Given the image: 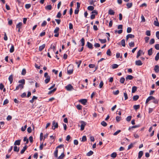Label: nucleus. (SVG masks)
Returning <instances> with one entry per match:
<instances>
[{
	"label": "nucleus",
	"mask_w": 159,
	"mask_h": 159,
	"mask_svg": "<svg viewBox=\"0 0 159 159\" xmlns=\"http://www.w3.org/2000/svg\"><path fill=\"white\" fill-rule=\"evenodd\" d=\"M59 28L58 27H56L54 31V33L55 34L54 35V36L55 37H58L59 35Z\"/></svg>",
	"instance_id": "f257e3e1"
},
{
	"label": "nucleus",
	"mask_w": 159,
	"mask_h": 159,
	"mask_svg": "<svg viewBox=\"0 0 159 159\" xmlns=\"http://www.w3.org/2000/svg\"><path fill=\"white\" fill-rule=\"evenodd\" d=\"M52 129L54 130L55 129L57 128L58 127V124L57 122H56L55 120H53L52 122Z\"/></svg>",
	"instance_id": "f03ea898"
},
{
	"label": "nucleus",
	"mask_w": 159,
	"mask_h": 159,
	"mask_svg": "<svg viewBox=\"0 0 159 159\" xmlns=\"http://www.w3.org/2000/svg\"><path fill=\"white\" fill-rule=\"evenodd\" d=\"M80 122L81 123L80 125V130L81 131H82L84 129V127L86 125V123L85 122L83 121H81Z\"/></svg>",
	"instance_id": "7ed1b4c3"
},
{
	"label": "nucleus",
	"mask_w": 159,
	"mask_h": 159,
	"mask_svg": "<svg viewBox=\"0 0 159 159\" xmlns=\"http://www.w3.org/2000/svg\"><path fill=\"white\" fill-rule=\"evenodd\" d=\"M65 88L68 91H71L74 89L73 87L70 84H69L66 86Z\"/></svg>",
	"instance_id": "20e7f679"
},
{
	"label": "nucleus",
	"mask_w": 159,
	"mask_h": 159,
	"mask_svg": "<svg viewBox=\"0 0 159 159\" xmlns=\"http://www.w3.org/2000/svg\"><path fill=\"white\" fill-rule=\"evenodd\" d=\"M79 102L82 104L85 105H86V103L87 102V100L85 99H81L80 100Z\"/></svg>",
	"instance_id": "39448f33"
},
{
	"label": "nucleus",
	"mask_w": 159,
	"mask_h": 159,
	"mask_svg": "<svg viewBox=\"0 0 159 159\" xmlns=\"http://www.w3.org/2000/svg\"><path fill=\"white\" fill-rule=\"evenodd\" d=\"M153 99H154V97L152 96L149 97L146 100V103H147L149 101L151 100H153Z\"/></svg>",
	"instance_id": "423d86ee"
},
{
	"label": "nucleus",
	"mask_w": 159,
	"mask_h": 159,
	"mask_svg": "<svg viewBox=\"0 0 159 159\" xmlns=\"http://www.w3.org/2000/svg\"><path fill=\"white\" fill-rule=\"evenodd\" d=\"M86 46L90 49H93V48L92 44L89 42H87Z\"/></svg>",
	"instance_id": "0eeeda50"
},
{
	"label": "nucleus",
	"mask_w": 159,
	"mask_h": 159,
	"mask_svg": "<svg viewBox=\"0 0 159 159\" xmlns=\"http://www.w3.org/2000/svg\"><path fill=\"white\" fill-rule=\"evenodd\" d=\"M135 63L136 65L138 66H141L143 64L142 61L140 60L136 61Z\"/></svg>",
	"instance_id": "6e6552de"
},
{
	"label": "nucleus",
	"mask_w": 159,
	"mask_h": 159,
	"mask_svg": "<svg viewBox=\"0 0 159 159\" xmlns=\"http://www.w3.org/2000/svg\"><path fill=\"white\" fill-rule=\"evenodd\" d=\"M70 67V66H69L67 68V74L69 75H70L73 73V70L72 69H69V68Z\"/></svg>",
	"instance_id": "1a4fd4ad"
},
{
	"label": "nucleus",
	"mask_w": 159,
	"mask_h": 159,
	"mask_svg": "<svg viewBox=\"0 0 159 159\" xmlns=\"http://www.w3.org/2000/svg\"><path fill=\"white\" fill-rule=\"evenodd\" d=\"M154 70L156 73H158L159 71V67L158 65H156L154 68Z\"/></svg>",
	"instance_id": "9d476101"
},
{
	"label": "nucleus",
	"mask_w": 159,
	"mask_h": 159,
	"mask_svg": "<svg viewBox=\"0 0 159 159\" xmlns=\"http://www.w3.org/2000/svg\"><path fill=\"white\" fill-rule=\"evenodd\" d=\"M28 147L26 145H25L23 148L22 150L20 151V154H23L26 150L27 149Z\"/></svg>",
	"instance_id": "9b49d317"
},
{
	"label": "nucleus",
	"mask_w": 159,
	"mask_h": 159,
	"mask_svg": "<svg viewBox=\"0 0 159 159\" xmlns=\"http://www.w3.org/2000/svg\"><path fill=\"white\" fill-rule=\"evenodd\" d=\"M108 13L109 15H114L115 14V12L113 10L111 9H110L108 11Z\"/></svg>",
	"instance_id": "f8f14e48"
},
{
	"label": "nucleus",
	"mask_w": 159,
	"mask_h": 159,
	"mask_svg": "<svg viewBox=\"0 0 159 159\" xmlns=\"http://www.w3.org/2000/svg\"><path fill=\"white\" fill-rule=\"evenodd\" d=\"M154 24L157 26H159V23L158 21L157 18H156V20L154 21Z\"/></svg>",
	"instance_id": "ddd939ff"
},
{
	"label": "nucleus",
	"mask_w": 159,
	"mask_h": 159,
	"mask_svg": "<svg viewBox=\"0 0 159 159\" xmlns=\"http://www.w3.org/2000/svg\"><path fill=\"white\" fill-rule=\"evenodd\" d=\"M45 44H43L42 45L40 46L39 48V50L40 51H42L45 48Z\"/></svg>",
	"instance_id": "4468645a"
},
{
	"label": "nucleus",
	"mask_w": 159,
	"mask_h": 159,
	"mask_svg": "<svg viewBox=\"0 0 159 159\" xmlns=\"http://www.w3.org/2000/svg\"><path fill=\"white\" fill-rule=\"evenodd\" d=\"M20 148L19 147H18L16 145H15L14 147V151L16 152H18L19 151Z\"/></svg>",
	"instance_id": "2eb2a0df"
},
{
	"label": "nucleus",
	"mask_w": 159,
	"mask_h": 159,
	"mask_svg": "<svg viewBox=\"0 0 159 159\" xmlns=\"http://www.w3.org/2000/svg\"><path fill=\"white\" fill-rule=\"evenodd\" d=\"M133 78H134V77L132 75H128L126 77V80H131Z\"/></svg>",
	"instance_id": "dca6fc26"
},
{
	"label": "nucleus",
	"mask_w": 159,
	"mask_h": 159,
	"mask_svg": "<svg viewBox=\"0 0 159 159\" xmlns=\"http://www.w3.org/2000/svg\"><path fill=\"white\" fill-rule=\"evenodd\" d=\"M143 152L142 151H140L139 152L138 158L139 159H140L143 156Z\"/></svg>",
	"instance_id": "f3484780"
},
{
	"label": "nucleus",
	"mask_w": 159,
	"mask_h": 159,
	"mask_svg": "<svg viewBox=\"0 0 159 159\" xmlns=\"http://www.w3.org/2000/svg\"><path fill=\"white\" fill-rule=\"evenodd\" d=\"M20 140H16L14 143V145H19L20 144Z\"/></svg>",
	"instance_id": "a211bd4d"
},
{
	"label": "nucleus",
	"mask_w": 159,
	"mask_h": 159,
	"mask_svg": "<svg viewBox=\"0 0 159 159\" xmlns=\"http://www.w3.org/2000/svg\"><path fill=\"white\" fill-rule=\"evenodd\" d=\"M22 22H19L16 25V28L17 29H20L21 26H22Z\"/></svg>",
	"instance_id": "6ab92c4d"
},
{
	"label": "nucleus",
	"mask_w": 159,
	"mask_h": 159,
	"mask_svg": "<svg viewBox=\"0 0 159 159\" xmlns=\"http://www.w3.org/2000/svg\"><path fill=\"white\" fill-rule=\"evenodd\" d=\"M152 54V48H151L148 51V54L149 56H151Z\"/></svg>",
	"instance_id": "aec40b11"
},
{
	"label": "nucleus",
	"mask_w": 159,
	"mask_h": 159,
	"mask_svg": "<svg viewBox=\"0 0 159 159\" xmlns=\"http://www.w3.org/2000/svg\"><path fill=\"white\" fill-rule=\"evenodd\" d=\"M143 52V51L141 50H139L137 52L136 57L138 58L141 55V53Z\"/></svg>",
	"instance_id": "412c9836"
},
{
	"label": "nucleus",
	"mask_w": 159,
	"mask_h": 159,
	"mask_svg": "<svg viewBox=\"0 0 159 159\" xmlns=\"http://www.w3.org/2000/svg\"><path fill=\"white\" fill-rule=\"evenodd\" d=\"M65 155L64 154V152L61 154V155L58 157V159H62L65 157Z\"/></svg>",
	"instance_id": "4be33fe9"
},
{
	"label": "nucleus",
	"mask_w": 159,
	"mask_h": 159,
	"mask_svg": "<svg viewBox=\"0 0 159 159\" xmlns=\"http://www.w3.org/2000/svg\"><path fill=\"white\" fill-rule=\"evenodd\" d=\"M8 80L10 82V84H11L13 81V75H11L9 76Z\"/></svg>",
	"instance_id": "5701e85b"
},
{
	"label": "nucleus",
	"mask_w": 159,
	"mask_h": 159,
	"mask_svg": "<svg viewBox=\"0 0 159 159\" xmlns=\"http://www.w3.org/2000/svg\"><path fill=\"white\" fill-rule=\"evenodd\" d=\"M123 94H124V96L125 97V100H126L128 98V96L127 94V93L126 91H125V92H124Z\"/></svg>",
	"instance_id": "b1692460"
},
{
	"label": "nucleus",
	"mask_w": 159,
	"mask_h": 159,
	"mask_svg": "<svg viewBox=\"0 0 159 159\" xmlns=\"http://www.w3.org/2000/svg\"><path fill=\"white\" fill-rule=\"evenodd\" d=\"M132 3L131 2L130 3H128L126 4V6H127L128 8H131L132 6Z\"/></svg>",
	"instance_id": "393cba45"
},
{
	"label": "nucleus",
	"mask_w": 159,
	"mask_h": 159,
	"mask_svg": "<svg viewBox=\"0 0 159 159\" xmlns=\"http://www.w3.org/2000/svg\"><path fill=\"white\" fill-rule=\"evenodd\" d=\"M111 66H112V69H115L117 68L118 67V65L116 64H114L112 65Z\"/></svg>",
	"instance_id": "a878e982"
},
{
	"label": "nucleus",
	"mask_w": 159,
	"mask_h": 159,
	"mask_svg": "<svg viewBox=\"0 0 159 159\" xmlns=\"http://www.w3.org/2000/svg\"><path fill=\"white\" fill-rule=\"evenodd\" d=\"M137 87L136 86H133L132 88V93H134L137 90Z\"/></svg>",
	"instance_id": "bb28decb"
},
{
	"label": "nucleus",
	"mask_w": 159,
	"mask_h": 159,
	"mask_svg": "<svg viewBox=\"0 0 159 159\" xmlns=\"http://www.w3.org/2000/svg\"><path fill=\"white\" fill-rule=\"evenodd\" d=\"M50 77L48 76L45 80V82L46 84L48 83L50 81Z\"/></svg>",
	"instance_id": "cd10ccee"
},
{
	"label": "nucleus",
	"mask_w": 159,
	"mask_h": 159,
	"mask_svg": "<svg viewBox=\"0 0 159 159\" xmlns=\"http://www.w3.org/2000/svg\"><path fill=\"white\" fill-rule=\"evenodd\" d=\"M81 43H82L81 46H82V47H83V46H84L85 44V40L84 39V38H82L80 40Z\"/></svg>",
	"instance_id": "c85d7f7f"
},
{
	"label": "nucleus",
	"mask_w": 159,
	"mask_h": 159,
	"mask_svg": "<svg viewBox=\"0 0 159 159\" xmlns=\"http://www.w3.org/2000/svg\"><path fill=\"white\" fill-rule=\"evenodd\" d=\"M52 7L51 5H49L45 7V9L48 10H51L52 9Z\"/></svg>",
	"instance_id": "c756f323"
},
{
	"label": "nucleus",
	"mask_w": 159,
	"mask_h": 159,
	"mask_svg": "<svg viewBox=\"0 0 159 159\" xmlns=\"http://www.w3.org/2000/svg\"><path fill=\"white\" fill-rule=\"evenodd\" d=\"M139 96L138 95H135L133 97V100L134 101L137 100L139 98Z\"/></svg>",
	"instance_id": "7c9ffc66"
},
{
	"label": "nucleus",
	"mask_w": 159,
	"mask_h": 159,
	"mask_svg": "<svg viewBox=\"0 0 159 159\" xmlns=\"http://www.w3.org/2000/svg\"><path fill=\"white\" fill-rule=\"evenodd\" d=\"M87 9L89 11H92L93 10L94 7L93 6H90L88 7Z\"/></svg>",
	"instance_id": "2f4dec72"
},
{
	"label": "nucleus",
	"mask_w": 159,
	"mask_h": 159,
	"mask_svg": "<svg viewBox=\"0 0 159 159\" xmlns=\"http://www.w3.org/2000/svg\"><path fill=\"white\" fill-rule=\"evenodd\" d=\"M93 152L92 151H90L87 153L86 155L88 156H89L93 155Z\"/></svg>",
	"instance_id": "473e14b6"
},
{
	"label": "nucleus",
	"mask_w": 159,
	"mask_h": 159,
	"mask_svg": "<svg viewBox=\"0 0 159 159\" xmlns=\"http://www.w3.org/2000/svg\"><path fill=\"white\" fill-rule=\"evenodd\" d=\"M121 44L123 47L125 46V40L124 39H122L121 41Z\"/></svg>",
	"instance_id": "72a5a7b5"
},
{
	"label": "nucleus",
	"mask_w": 159,
	"mask_h": 159,
	"mask_svg": "<svg viewBox=\"0 0 159 159\" xmlns=\"http://www.w3.org/2000/svg\"><path fill=\"white\" fill-rule=\"evenodd\" d=\"M14 50V45H12L10 49V52L11 53L13 52Z\"/></svg>",
	"instance_id": "f704fd0d"
},
{
	"label": "nucleus",
	"mask_w": 159,
	"mask_h": 159,
	"mask_svg": "<svg viewBox=\"0 0 159 159\" xmlns=\"http://www.w3.org/2000/svg\"><path fill=\"white\" fill-rule=\"evenodd\" d=\"M64 145L63 144H60V145H59L56 148V149H57V148H63V151H64V148L63 147Z\"/></svg>",
	"instance_id": "c9c22d12"
},
{
	"label": "nucleus",
	"mask_w": 159,
	"mask_h": 159,
	"mask_svg": "<svg viewBox=\"0 0 159 159\" xmlns=\"http://www.w3.org/2000/svg\"><path fill=\"white\" fill-rule=\"evenodd\" d=\"M117 154L116 152L112 153L111 155V157L112 158H115L116 157Z\"/></svg>",
	"instance_id": "e433bc0d"
},
{
	"label": "nucleus",
	"mask_w": 159,
	"mask_h": 159,
	"mask_svg": "<svg viewBox=\"0 0 159 159\" xmlns=\"http://www.w3.org/2000/svg\"><path fill=\"white\" fill-rule=\"evenodd\" d=\"M99 40L102 43H105L106 42V39H99Z\"/></svg>",
	"instance_id": "4c0bfd02"
},
{
	"label": "nucleus",
	"mask_w": 159,
	"mask_h": 159,
	"mask_svg": "<svg viewBox=\"0 0 159 159\" xmlns=\"http://www.w3.org/2000/svg\"><path fill=\"white\" fill-rule=\"evenodd\" d=\"M56 89H57V88H54L53 90L49 91L48 92V94H51L52 93H53L55 91H56Z\"/></svg>",
	"instance_id": "58836bf2"
},
{
	"label": "nucleus",
	"mask_w": 159,
	"mask_h": 159,
	"mask_svg": "<svg viewBox=\"0 0 159 159\" xmlns=\"http://www.w3.org/2000/svg\"><path fill=\"white\" fill-rule=\"evenodd\" d=\"M58 151V150L57 149H56L54 152V156L55 157H57V158L58 157V155H57Z\"/></svg>",
	"instance_id": "ea45409f"
},
{
	"label": "nucleus",
	"mask_w": 159,
	"mask_h": 159,
	"mask_svg": "<svg viewBox=\"0 0 159 159\" xmlns=\"http://www.w3.org/2000/svg\"><path fill=\"white\" fill-rule=\"evenodd\" d=\"M101 124L103 126H104V127L107 126V123L104 121H102L101 122Z\"/></svg>",
	"instance_id": "a19ab883"
},
{
	"label": "nucleus",
	"mask_w": 159,
	"mask_h": 159,
	"mask_svg": "<svg viewBox=\"0 0 159 159\" xmlns=\"http://www.w3.org/2000/svg\"><path fill=\"white\" fill-rule=\"evenodd\" d=\"M134 108L135 110H137L139 109L140 107V106L139 105H134Z\"/></svg>",
	"instance_id": "79ce46f5"
},
{
	"label": "nucleus",
	"mask_w": 159,
	"mask_h": 159,
	"mask_svg": "<svg viewBox=\"0 0 159 159\" xmlns=\"http://www.w3.org/2000/svg\"><path fill=\"white\" fill-rule=\"evenodd\" d=\"M23 141H24L26 142L25 143V144H28L29 143L28 139H27V138L26 137H25L24 138Z\"/></svg>",
	"instance_id": "37998d69"
},
{
	"label": "nucleus",
	"mask_w": 159,
	"mask_h": 159,
	"mask_svg": "<svg viewBox=\"0 0 159 159\" xmlns=\"http://www.w3.org/2000/svg\"><path fill=\"white\" fill-rule=\"evenodd\" d=\"M159 59V52H158L157 54V55L155 57V60L156 61H158Z\"/></svg>",
	"instance_id": "c03bdc74"
},
{
	"label": "nucleus",
	"mask_w": 159,
	"mask_h": 159,
	"mask_svg": "<svg viewBox=\"0 0 159 159\" xmlns=\"http://www.w3.org/2000/svg\"><path fill=\"white\" fill-rule=\"evenodd\" d=\"M26 73V71L25 69H23L22 70L21 75H25Z\"/></svg>",
	"instance_id": "a18cd8bd"
},
{
	"label": "nucleus",
	"mask_w": 159,
	"mask_h": 159,
	"mask_svg": "<svg viewBox=\"0 0 159 159\" xmlns=\"http://www.w3.org/2000/svg\"><path fill=\"white\" fill-rule=\"evenodd\" d=\"M123 31V30H120L117 31V30H116L115 31V33H116L117 32L119 34H121L122 33Z\"/></svg>",
	"instance_id": "49530a36"
},
{
	"label": "nucleus",
	"mask_w": 159,
	"mask_h": 159,
	"mask_svg": "<svg viewBox=\"0 0 159 159\" xmlns=\"http://www.w3.org/2000/svg\"><path fill=\"white\" fill-rule=\"evenodd\" d=\"M87 140L86 137L85 136H83L82 138L81 141L82 142H85Z\"/></svg>",
	"instance_id": "de8ad7c7"
},
{
	"label": "nucleus",
	"mask_w": 159,
	"mask_h": 159,
	"mask_svg": "<svg viewBox=\"0 0 159 159\" xmlns=\"http://www.w3.org/2000/svg\"><path fill=\"white\" fill-rule=\"evenodd\" d=\"M125 80V79L124 77H121L120 80V82L121 83L123 84L124 83Z\"/></svg>",
	"instance_id": "09e8293b"
},
{
	"label": "nucleus",
	"mask_w": 159,
	"mask_h": 159,
	"mask_svg": "<svg viewBox=\"0 0 159 159\" xmlns=\"http://www.w3.org/2000/svg\"><path fill=\"white\" fill-rule=\"evenodd\" d=\"M106 53L107 54L108 56H110L111 55V52L110 49L107 50Z\"/></svg>",
	"instance_id": "8fccbe9b"
},
{
	"label": "nucleus",
	"mask_w": 159,
	"mask_h": 159,
	"mask_svg": "<svg viewBox=\"0 0 159 159\" xmlns=\"http://www.w3.org/2000/svg\"><path fill=\"white\" fill-rule=\"evenodd\" d=\"M18 82L22 83L21 84L24 85L25 84V80L24 79L20 80Z\"/></svg>",
	"instance_id": "3c124183"
},
{
	"label": "nucleus",
	"mask_w": 159,
	"mask_h": 159,
	"mask_svg": "<svg viewBox=\"0 0 159 159\" xmlns=\"http://www.w3.org/2000/svg\"><path fill=\"white\" fill-rule=\"evenodd\" d=\"M129 46L130 47H133L134 45V42H131L130 43H129Z\"/></svg>",
	"instance_id": "603ef678"
},
{
	"label": "nucleus",
	"mask_w": 159,
	"mask_h": 159,
	"mask_svg": "<svg viewBox=\"0 0 159 159\" xmlns=\"http://www.w3.org/2000/svg\"><path fill=\"white\" fill-rule=\"evenodd\" d=\"M76 108L78 109L79 110H81L82 108V106L80 104H79L77 105Z\"/></svg>",
	"instance_id": "864d4df0"
},
{
	"label": "nucleus",
	"mask_w": 159,
	"mask_h": 159,
	"mask_svg": "<svg viewBox=\"0 0 159 159\" xmlns=\"http://www.w3.org/2000/svg\"><path fill=\"white\" fill-rule=\"evenodd\" d=\"M155 42V40L154 39H152L149 42V44H153Z\"/></svg>",
	"instance_id": "5fc2aeb1"
},
{
	"label": "nucleus",
	"mask_w": 159,
	"mask_h": 159,
	"mask_svg": "<svg viewBox=\"0 0 159 159\" xmlns=\"http://www.w3.org/2000/svg\"><path fill=\"white\" fill-rule=\"evenodd\" d=\"M132 31V29L131 27H128L127 30V33H130Z\"/></svg>",
	"instance_id": "6e6d98bb"
},
{
	"label": "nucleus",
	"mask_w": 159,
	"mask_h": 159,
	"mask_svg": "<svg viewBox=\"0 0 159 159\" xmlns=\"http://www.w3.org/2000/svg\"><path fill=\"white\" fill-rule=\"evenodd\" d=\"M31 5L30 4H26L25 5V7L26 8V9H29V8H30V7H31Z\"/></svg>",
	"instance_id": "4d7b16f0"
},
{
	"label": "nucleus",
	"mask_w": 159,
	"mask_h": 159,
	"mask_svg": "<svg viewBox=\"0 0 159 159\" xmlns=\"http://www.w3.org/2000/svg\"><path fill=\"white\" fill-rule=\"evenodd\" d=\"M121 120V117L120 116H117L116 117V120L117 121L119 122Z\"/></svg>",
	"instance_id": "13d9d810"
},
{
	"label": "nucleus",
	"mask_w": 159,
	"mask_h": 159,
	"mask_svg": "<svg viewBox=\"0 0 159 159\" xmlns=\"http://www.w3.org/2000/svg\"><path fill=\"white\" fill-rule=\"evenodd\" d=\"M91 13L92 14H95V15H97L98 14V12L96 10H94L92 11Z\"/></svg>",
	"instance_id": "bf43d9fd"
},
{
	"label": "nucleus",
	"mask_w": 159,
	"mask_h": 159,
	"mask_svg": "<svg viewBox=\"0 0 159 159\" xmlns=\"http://www.w3.org/2000/svg\"><path fill=\"white\" fill-rule=\"evenodd\" d=\"M47 24V22L45 20H44L42 23L41 26L42 27L45 26Z\"/></svg>",
	"instance_id": "052dcab7"
},
{
	"label": "nucleus",
	"mask_w": 159,
	"mask_h": 159,
	"mask_svg": "<svg viewBox=\"0 0 159 159\" xmlns=\"http://www.w3.org/2000/svg\"><path fill=\"white\" fill-rule=\"evenodd\" d=\"M132 117L131 116H128L126 118V120L127 121H129L131 119Z\"/></svg>",
	"instance_id": "680f3d73"
},
{
	"label": "nucleus",
	"mask_w": 159,
	"mask_h": 159,
	"mask_svg": "<svg viewBox=\"0 0 159 159\" xmlns=\"http://www.w3.org/2000/svg\"><path fill=\"white\" fill-rule=\"evenodd\" d=\"M26 127H27V125H25L24 127H22V128H21V130L22 131H25L26 128Z\"/></svg>",
	"instance_id": "e2e57ef3"
},
{
	"label": "nucleus",
	"mask_w": 159,
	"mask_h": 159,
	"mask_svg": "<svg viewBox=\"0 0 159 159\" xmlns=\"http://www.w3.org/2000/svg\"><path fill=\"white\" fill-rule=\"evenodd\" d=\"M61 14L60 11L59 12L56 16V17L58 18H60L61 16Z\"/></svg>",
	"instance_id": "0e129e2a"
},
{
	"label": "nucleus",
	"mask_w": 159,
	"mask_h": 159,
	"mask_svg": "<svg viewBox=\"0 0 159 159\" xmlns=\"http://www.w3.org/2000/svg\"><path fill=\"white\" fill-rule=\"evenodd\" d=\"M153 100L152 102L154 103L155 104H158V101L157 99H156L155 98L154 99H153Z\"/></svg>",
	"instance_id": "69168bd1"
},
{
	"label": "nucleus",
	"mask_w": 159,
	"mask_h": 159,
	"mask_svg": "<svg viewBox=\"0 0 159 159\" xmlns=\"http://www.w3.org/2000/svg\"><path fill=\"white\" fill-rule=\"evenodd\" d=\"M8 102H9L8 100L7 99H6L4 101L3 103V105H5L7 104V103H8Z\"/></svg>",
	"instance_id": "338daca9"
},
{
	"label": "nucleus",
	"mask_w": 159,
	"mask_h": 159,
	"mask_svg": "<svg viewBox=\"0 0 159 159\" xmlns=\"http://www.w3.org/2000/svg\"><path fill=\"white\" fill-rule=\"evenodd\" d=\"M155 48L157 50H159V44H157L155 45Z\"/></svg>",
	"instance_id": "774afa93"
}]
</instances>
